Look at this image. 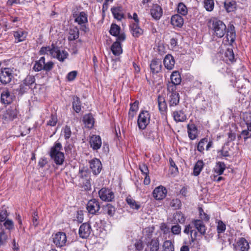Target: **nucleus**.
I'll return each instance as SVG.
<instances>
[{"label":"nucleus","mask_w":251,"mask_h":251,"mask_svg":"<svg viewBox=\"0 0 251 251\" xmlns=\"http://www.w3.org/2000/svg\"><path fill=\"white\" fill-rule=\"evenodd\" d=\"M226 32L227 40L230 41L231 42H233L235 41L236 37L234 26L233 25L230 26Z\"/></svg>","instance_id":"35"},{"label":"nucleus","mask_w":251,"mask_h":251,"mask_svg":"<svg viewBox=\"0 0 251 251\" xmlns=\"http://www.w3.org/2000/svg\"><path fill=\"white\" fill-rule=\"evenodd\" d=\"M224 6L227 12L234 11L236 7V2L233 0H226L224 2Z\"/></svg>","instance_id":"32"},{"label":"nucleus","mask_w":251,"mask_h":251,"mask_svg":"<svg viewBox=\"0 0 251 251\" xmlns=\"http://www.w3.org/2000/svg\"><path fill=\"white\" fill-rule=\"evenodd\" d=\"M121 28L115 24H112L111 25L109 32L111 35L117 37V40L124 41L126 39V35L124 32H120Z\"/></svg>","instance_id":"7"},{"label":"nucleus","mask_w":251,"mask_h":251,"mask_svg":"<svg viewBox=\"0 0 251 251\" xmlns=\"http://www.w3.org/2000/svg\"><path fill=\"white\" fill-rule=\"evenodd\" d=\"M171 23L174 26L181 27L184 23L183 19L180 15L176 14L172 17Z\"/></svg>","instance_id":"24"},{"label":"nucleus","mask_w":251,"mask_h":251,"mask_svg":"<svg viewBox=\"0 0 251 251\" xmlns=\"http://www.w3.org/2000/svg\"><path fill=\"white\" fill-rule=\"evenodd\" d=\"M169 97V102L170 106L176 105L179 101V94H170L168 95Z\"/></svg>","instance_id":"36"},{"label":"nucleus","mask_w":251,"mask_h":251,"mask_svg":"<svg viewBox=\"0 0 251 251\" xmlns=\"http://www.w3.org/2000/svg\"><path fill=\"white\" fill-rule=\"evenodd\" d=\"M188 134L191 140L195 139L198 136V129L197 126L192 124L187 126Z\"/></svg>","instance_id":"21"},{"label":"nucleus","mask_w":251,"mask_h":251,"mask_svg":"<svg viewBox=\"0 0 251 251\" xmlns=\"http://www.w3.org/2000/svg\"><path fill=\"white\" fill-rule=\"evenodd\" d=\"M100 199L103 201H110L114 198V195L110 190L102 188L99 192Z\"/></svg>","instance_id":"8"},{"label":"nucleus","mask_w":251,"mask_h":251,"mask_svg":"<svg viewBox=\"0 0 251 251\" xmlns=\"http://www.w3.org/2000/svg\"><path fill=\"white\" fill-rule=\"evenodd\" d=\"M164 64L166 68L168 70H172L175 65V59L171 54H167L164 59Z\"/></svg>","instance_id":"22"},{"label":"nucleus","mask_w":251,"mask_h":251,"mask_svg":"<svg viewBox=\"0 0 251 251\" xmlns=\"http://www.w3.org/2000/svg\"><path fill=\"white\" fill-rule=\"evenodd\" d=\"M100 204L98 200L93 199L88 201L86 209L89 214L98 215L100 213Z\"/></svg>","instance_id":"2"},{"label":"nucleus","mask_w":251,"mask_h":251,"mask_svg":"<svg viewBox=\"0 0 251 251\" xmlns=\"http://www.w3.org/2000/svg\"><path fill=\"white\" fill-rule=\"evenodd\" d=\"M172 233L174 235H179L181 233V228L178 225L173 226L171 228Z\"/></svg>","instance_id":"57"},{"label":"nucleus","mask_w":251,"mask_h":251,"mask_svg":"<svg viewBox=\"0 0 251 251\" xmlns=\"http://www.w3.org/2000/svg\"><path fill=\"white\" fill-rule=\"evenodd\" d=\"M212 142H208L206 138L201 139L198 143L197 146V150L201 153H203L204 151V146L206 145V150H208L212 146Z\"/></svg>","instance_id":"16"},{"label":"nucleus","mask_w":251,"mask_h":251,"mask_svg":"<svg viewBox=\"0 0 251 251\" xmlns=\"http://www.w3.org/2000/svg\"><path fill=\"white\" fill-rule=\"evenodd\" d=\"M148 111H142L138 116V125L140 129H144L148 125L150 120Z\"/></svg>","instance_id":"5"},{"label":"nucleus","mask_w":251,"mask_h":251,"mask_svg":"<svg viewBox=\"0 0 251 251\" xmlns=\"http://www.w3.org/2000/svg\"><path fill=\"white\" fill-rule=\"evenodd\" d=\"M1 101L5 104H8L12 101V96L8 91H3L1 94Z\"/></svg>","instance_id":"27"},{"label":"nucleus","mask_w":251,"mask_h":251,"mask_svg":"<svg viewBox=\"0 0 251 251\" xmlns=\"http://www.w3.org/2000/svg\"><path fill=\"white\" fill-rule=\"evenodd\" d=\"M199 233L201 235H204L206 232V227L201 220H194L192 221V225Z\"/></svg>","instance_id":"17"},{"label":"nucleus","mask_w":251,"mask_h":251,"mask_svg":"<svg viewBox=\"0 0 251 251\" xmlns=\"http://www.w3.org/2000/svg\"><path fill=\"white\" fill-rule=\"evenodd\" d=\"M68 56L69 54L67 51L63 50H61L57 46H55L51 53V57L56 58L60 62H64Z\"/></svg>","instance_id":"6"},{"label":"nucleus","mask_w":251,"mask_h":251,"mask_svg":"<svg viewBox=\"0 0 251 251\" xmlns=\"http://www.w3.org/2000/svg\"><path fill=\"white\" fill-rule=\"evenodd\" d=\"M217 229L218 233L224 232L226 230V225L222 221H219Z\"/></svg>","instance_id":"58"},{"label":"nucleus","mask_w":251,"mask_h":251,"mask_svg":"<svg viewBox=\"0 0 251 251\" xmlns=\"http://www.w3.org/2000/svg\"><path fill=\"white\" fill-rule=\"evenodd\" d=\"M170 205L172 207H174L175 209H178L181 206V202L180 200L177 199H174L172 201Z\"/></svg>","instance_id":"64"},{"label":"nucleus","mask_w":251,"mask_h":251,"mask_svg":"<svg viewBox=\"0 0 251 251\" xmlns=\"http://www.w3.org/2000/svg\"><path fill=\"white\" fill-rule=\"evenodd\" d=\"M150 68L152 73H158L161 71L162 68L161 61L158 59H153L151 63Z\"/></svg>","instance_id":"18"},{"label":"nucleus","mask_w":251,"mask_h":251,"mask_svg":"<svg viewBox=\"0 0 251 251\" xmlns=\"http://www.w3.org/2000/svg\"><path fill=\"white\" fill-rule=\"evenodd\" d=\"M126 201L128 204L130 206V208L132 209L138 210L141 207L139 202L136 201L134 200L130 197H127Z\"/></svg>","instance_id":"41"},{"label":"nucleus","mask_w":251,"mask_h":251,"mask_svg":"<svg viewBox=\"0 0 251 251\" xmlns=\"http://www.w3.org/2000/svg\"><path fill=\"white\" fill-rule=\"evenodd\" d=\"M226 169V165L223 162H218L214 169L215 173L218 175H221Z\"/></svg>","instance_id":"37"},{"label":"nucleus","mask_w":251,"mask_h":251,"mask_svg":"<svg viewBox=\"0 0 251 251\" xmlns=\"http://www.w3.org/2000/svg\"><path fill=\"white\" fill-rule=\"evenodd\" d=\"M90 147L94 150H98L101 146V140L100 136L93 135L90 138Z\"/></svg>","instance_id":"15"},{"label":"nucleus","mask_w":251,"mask_h":251,"mask_svg":"<svg viewBox=\"0 0 251 251\" xmlns=\"http://www.w3.org/2000/svg\"><path fill=\"white\" fill-rule=\"evenodd\" d=\"M204 163L202 160H198L195 164L193 169V175L198 176L203 169Z\"/></svg>","instance_id":"33"},{"label":"nucleus","mask_w":251,"mask_h":251,"mask_svg":"<svg viewBox=\"0 0 251 251\" xmlns=\"http://www.w3.org/2000/svg\"><path fill=\"white\" fill-rule=\"evenodd\" d=\"M23 82L31 88L32 86L35 83V78L34 75H28L23 80Z\"/></svg>","instance_id":"43"},{"label":"nucleus","mask_w":251,"mask_h":251,"mask_svg":"<svg viewBox=\"0 0 251 251\" xmlns=\"http://www.w3.org/2000/svg\"><path fill=\"white\" fill-rule=\"evenodd\" d=\"M204 7L207 11H211L214 7L213 0H204L203 1Z\"/></svg>","instance_id":"47"},{"label":"nucleus","mask_w":251,"mask_h":251,"mask_svg":"<svg viewBox=\"0 0 251 251\" xmlns=\"http://www.w3.org/2000/svg\"><path fill=\"white\" fill-rule=\"evenodd\" d=\"M225 55L230 61H233L234 59V54L231 49H228L225 52Z\"/></svg>","instance_id":"60"},{"label":"nucleus","mask_w":251,"mask_h":251,"mask_svg":"<svg viewBox=\"0 0 251 251\" xmlns=\"http://www.w3.org/2000/svg\"><path fill=\"white\" fill-rule=\"evenodd\" d=\"M150 13L151 17L156 20L160 19L163 14V10L161 6L158 4L153 5L151 10Z\"/></svg>","instance_id":"13"},{"label":"nucleus","mask_w":251,"mask_h":251,"mask_svg":"<svg viewBox=\"0 0 251 251\" xmlns=\"http://www.w3.org/2000/svg\"><path fill=\"white\" fill-rule=\"evenodd\" d=\"M17 116V111H5L3 118L7 120H13Z\"/></svg>","instance_id":"45"},{"label":"nucleus","mask_w":251,"mask_h":251,"mask_svg":"<svg viewBox=\"0 0 251 251\" xmlns=\"http://www.w3.org/2000/svg\"><path fill=\"white\" fill-rule=\"evenodd\" d=\"M53 242L57 247L61 248L66 245V235L64 232H58L53 235Z\"/></svg>","instance_id":"4"},{"label":"nucleus","mask_w":251,"mask_h":251,"mask_svg":"<svg viewBox=\"0 0 251 251\" xmlns=\"http://www.w3.org/2000/svg\"><path fill=\"white\" fill-rule=\"evenodd\" d=\"M111 11L115 19L120 21L124 18V13L122 6L112 7Z\"/></svg>","instance_id":"20"},{"label":"nucleus","mask_w":251,"mask_h":251,"mask_svg":"<svg viewBox=\"0 0 251 251\" xmlns=\"http://www.w3.org/2000/svg\"><path fill=\"white\" fill-rule=\"evenodd\" d=\"M73 108L74 110H81L80 101L79 98L76 96L73 98Z\"/></svg>","instance_id":"50"},{"label":"nucleus","mask_w":251,"mask_h":251,"mask_svg":"<svg viewBox=\"0 0 251 251\" xmlns=\"http://www.w3.org/2000/svg\"><path fill=\"white\" fill-rule=\"evenodd\" d=\"M139 169L142 173L145 175L149 174V170L148 166L144 163L139 165Z\"/></svg>","instance_id":"61"},{"label":"nucleus","mask_w":251,"mask_h":251,"mask_svg":"<svg viewBox=\"0 0 251 251\" xmlns=\"http://www.w3.org/2000/svg\"><path fill=\"white\" fill-rule=\"evenodd\" d=\"M237 245L241 251H248L250 248L249 243L244 238H240Z\"/></svg>","instance_id":"26"},{"label":"nucleus","mask_w":251,"mask_h":251,"mask_svg":"<svg viewBox=\"0 0 251 251\" xmlns=\"http://www.w3.org/2000/svg\"><path fill=\"white\" fill-rule=\"evenodd\" d=\"M104 213L112 217L114 215L115 212V207L111 204H107L103 207Z\"/></svg>","instance_id":"42"},{"label":"nucleus","mask_w":251,"mask_h":251,"mask_svg":"<svg viewBox=\"0 0 251 251\" xmlns=\"http://www.w3.org/2000/svg\"><path fill=\"white\" fill-rule=\"evenodd\" d=\"M13 34L15 39V43H19L25 40L27 32L22 29H19L13 31Z\"/></svg>","instance_id":"14"},{"label":"nucleus","mask_w":251,"mask_h":251,"mask_svg":"<svg viewBox=\"0 0 251 251\" xmlns=\"http://www.w3.org/2000/svg\"><path fill=\"white\" fill-rule=\"evenodd\" d=\"M8 239L6 232L3 230L0 232V246L4 244Z\"/></svg>","instance_id":"55"},{"label":"nucleus","mask_w":251,"mask_h":251,"mask_svg":"<svg viewBox=\"0 0 251 251\" xmlns=\"http://www.w3.org/2000/svg\"><path fill=\"white\" fill-rule=\"evenodd\" d=\"M12 70L8 68L1 70L0 73V82L3 84H6L11 82L13 78Z\"/></svg>","instance_id":"3"},{"label":"nucleus","mask_w":251,"mask_h":251,"mask_svg":"<svg viewBox=\"0 0 251 251\" xmlns=\"http://www.w3.org/2000/svg\"><path fill=\"white\" fill-rule=\"evenodd\" d=\"M91 227L89 224L85 223L82 224L79 229V234L81 238H86L90 234Z\"/></svg>","instance_id":"10"},{"label":"nucleus","mask_w":251,"mask_h":251,"mask_svg":"<svg viewBox=\"0 0 251 251\" xmlns=\"http://www.w3.org/2000/svg\"><path fill=\"white\" fill-rule=\"evenodd\" d=\"M90 168L92 172L95 175H97L100 173L102 169V164L100 160L97 158H95L89 162Z\"/></svg>","instance_id":"9"},{"label":"nucleus","mask_w":251,"mask_h":251,"mask_svg":"<svg viewBox=\"0 0 251 251\" xmlns=\"http://www.w3.org/2000/svg\"><path fill=\"white\" fill-rule=\"evenodd\" d=\"M120 42L121 41L117 40L111 46V50L115 55H119L122 53L123 50Z\"/></svg>","instance_id":"25"},{"label":"nucleus","mask_w":251,"mask_h":251,"mask_svg":"<svg viewBox=\"0 0 251 251\" xmlns=\"http://www.w3.org/2000/svg\"><path fill=\"white\" fill-rule=\"evenodd\" d=\"M57 165H62L64 161V155L63 153H57V154L50 156Z\"/></svg>","instance_id":"38"},{"label":"nucleus","mask_w":251,"mask_h":251,"mask_svg":"<svg viewBox=\"0 0 251 251\" xmlns=\"http://www.w3.org/2000/svg\"><path fill=\"white\" fill-rule=\"evenodd\" d=\"M55 47V46L53 44H52L51 46L42 47L39 50V54L40 55L49 54L51 56V53Z\"/></svg>","instance_id":"34"},{"label":"nucleus","mask_w":251,"mask_h":251,"mask_svg":"<svg viewBox=\"0 0 251 251\" xmlns=\"http://www.w3.org/2000/svg\"><path fill=\"white\" fill-rule=\"evenodd\" d=\"M153 196L157 200L163 199L166 196L167 190L162 186H158L154 189L153 191Z\"/></svg>","instance_id":"12"},{"label":"nucleus","mask_w":251,"mask_h":251,"mask_svg":"<svg viewBox=\"0 0 251 251\" xmlns=\"http://www.w3.org/2000/svg\"><path fill=\"white\" fill-rule=\"evenodd\" d=\"M150 251H157L159 248V240L158 238L152 239L148 245Z\"/></svg>","instance_id":"39"},{"label":"nucleus","mask_w":251,"mask_h":251,"mask_svg":"<svg viewBox=\"0 0 251 251\" xmlns=\"http://www.w3.org/2000/svg\"><path fill=\"white\" fill-rule=\"evenodd\" d=\"M57 122V115L56 113L52 114L50 119L48 122V125L50 126H54Z\"/></svg>","instance_id":"56"},{"label":"nucleus","mask_w":251,"mask_h":251,"mask_svg":"<svg viewBox=\"0 0 251 251\" xmlns=\"http://www.w3.org/2000/svg\"><path fill=\"white\" fill-rule=\"evenodd\" d=\"M62 149V145L60 143H56L54 146L51 148L50 155L52 156L53 155H55L57 153H63L61 151V150Z\"/></svg>","instance_id":"44"},{"label":"nucleus","mask_w":251,"mask_h":251,"mask_svg":"<svg viewBox=\"0 0 251 251\" xmlns=\"http://www.w3.org/2000/svg\"><path fill=\"white\" fill-rule=\"evenodd\" d=\"M159 110H166L167 105L164 98L159 96L158 98Z\"/></svg>","instance_id":"53"},{"label":"nucleus","mask_w":251,"mask_h":251,"mask_svg":"<svg viewBox=\"0 0 251 251\" xmlns=\"http://www.w3.org/2000/svg\"><path fill=\"white\" fill-rule=\"evenodd\" d=\"M83 122L88 128H92L94 125V119L91 114L84 115Z\"/></svg>","instance_id":"29"},{"label":"nucleus","mask_w":251,"mask_h":251,"mask_svg":"<svg viewBox=\"0 0 251 251\" xmlns=\"http://www.w3.org/2000/svg\"><path fill=\"white\" fill-rule=\"evenodd\" d=\"M171 82L176 85H179L181 81V78L179 73L178 71H174L171 75Z\"/></svg>","instance_id":"30"},{"label":"nucleus","mask_w":251,"mask_h":251,"mask_svg":"<svg viewBox=\"0 0 251 251\" xmlns=\"http://www.w3.org/2000/svg\"><path fill=\"white\" fill-rule=\"evenodd\" d=\"M209 28L212 31L213 35L218 38L223 37L227 32V28L224 23L217 19H213L208 22Z\"/></svg>","instance_id":"1"},{"label":"nucleus","mask_w":251,"mask_h":251,"mask_svg":"<svg viewBox=\"0 0 251 251\" xmlns=\"http://www.w3.org/2000/svg\"><path fill=\"white\" fill-rule=\"evenodd\" d=\"M54 66V63L52 61H49L47 63L44 61V66L43 70L49 72L52 69Z\"/></svg>","instance_id":"59"},{"label":"nucleus","mask_w":251,"mask_h":251,"mask_svg":"<svg viewBox=\"0 0 251 251\" xmlns=\"http://www.w3.org/2000/svg\"><path fill=\"white\" fill-rule=\"evenodd\" d=\"M79 31L77 28L70 29L68 39L69 41H74L79 37Z\"/></svg>","instance_id":"40"},{"label":"nucleus","mask_w":251,"mask_h":251,"mask_svg":"<svg viewBox=\"0 0 251 251\" xmlns=\"http://www.w3.org/2000/svg\"><path fill=\"white\" fill-rule=\"evenodd\" d=\"M74 17L75 18V22L78 23L79 25L84 24L88 22L87 15L84 12H80L74 14Z\"/></svg>","instance_id":"19"},{"label":"nucleus","mask_w":251,"mask_h":251,"mask_svg":"<svg viewBox=\"0 0 251 251\" xmlns=\"http://www.w3.org/2000/svg\"><path fill=\"white\" fill-rule=\"evenodd\" d=\"M45 61V57H41L39 60L35 61L33 69L36 72L43 70Z\"/></svg>","instance_id":"31"},{"label":"nucleus","mask_w":251,"mask_h":251,"mask_svg":"<svg viewBox=\"0 0 251 251\" xmlns=\"http://www.w3.org/2000/svg\"><path fill=\"white\" fill-rule=\"evenodd\" d=\"M139 24L132 23L130 25V27L131 29V32L134 37H139L143 33V30L139 26Z\"/></svg>","instance_id":"23"},{"label":"nucleus","mask_w":251,"mask_h":251,"mask_svg":"<svg viewBox=\"0 0 251 251\" xmlns=\"http://www.w3.org/2000/svg\"><path fill=\"white\" fill-rule=\"evenodd\" d=\"M177 85H176L175 84H173L169 82H168L167 84V91L168 92V95H169L170 94H174V93L178 94L176 91Z\"/></svg>","instance_id":"49"},{"label":"nucleus","mask_w":251,"mask_h":251,"mask_svg":"<svg viewBox=\"0 0 251 251\" xmlns=\"http://www.w3.org/2000/svg\"><path fill=\"white\" fill-rule=\"evenodd\" d=\"M3 226L6 229L9 230H12L14 227V222L12 220L9 219L4 221Z\"/></svg>","instance_id":"54"},{"label":"nucleus","mask_w":251,"mask_h":251,"mask_svg":"<svg viewBox=\"0 0 251 251\" xmlns=\"http://www.w3.org/2000/svg\"><path fill=\"white\" fill-rule=\"evenodd\" d=\"M177 12L182 15H186L188 13V10L186 5L182 2H180L177 5Z\"/></svg>","instance_id":"48"},{"label":"nucleus","mask_w":251,"mask_h":251,"mask_svg":"<svg viewBox=\"0 0 251 251\" xmlns=\"http://www.w3.org/2000/svg\"><path fill=\"white\" fill-rule=\"evenodd\" d=\"M163 248L164 251H174V246L172 242L169 240L164 242Z\"/></svg>","instance_id":"51"},{"label":"nucleus","mask_w":251,"mask_h":251,"mask_svg":"<svg viewBox=\"0 0 251 251\" xmlns=\"http://www.w3.org/2000/svg\"><path fill=\"white\" fill-rule=\"evenodd\" d=\"M173 116L176 122H183L187 118L186 114L183 111H175Z\"/></svg>","instance_id":"28"},{"label":"nucleus","mask_w":251,"mask_h":251,"mask_svg":"<svg viewBox=\"0 0 251 251\" xmlns=\"http://www.w3.org/2000/svg\"><path fill=\"white\" fill-rule=\"evenodd\" d=\"M8 213L6 209L2 210L0 212V222H4L6 220Z\"/></svg>","instance_id":"62"},{"label":"nucleus","mask_w":251,"mask_h":251,"mask_svg":"<svg viewBox=\"0 0 251 251\" xmlns=\"http://www.w3.org/2000/svg\"><path fill=\"white\" fill-rule=\"evenodd\" d=\"M184 233L187 234H190V244L194 243L197 239L198 235V232L196 230L194 229L193 225L189 224L185 226V228L183 231Z\"/></svg>","instance_id":"11"},{"label":"nucleus","mask_w":251,"mask_h":251,"mask_svg":"<svg viewBox=\"0 0 251 251\" xmlns=\"http://www.w3.org/2000/svg\"><path fill=\"white\" fill-rule=\"evenodd\" d=\"M30 88L27 86L23 81L22 84L19 86L17 91L19 92L21 95H23Z\"/></svg>","instance_id":"52"},{"label":"nucleus","mask_w":251,"mask_h":251,"mask_svg":"<svg viewBox=\"0 0 251 251\" xmlns=\"http://www.w3.org/2000/svg\"><path fill=\"white\" fill-rule=\"evenodd\" d=\"M174 219L176 222L180 224H183L185 221V218L182 212L179 211L176 212L174 216Z\"/></svg>","instance_id":"46"},{"label":"nucleus","mask_w":251,"mask_h":251,"mask_svg":"<svg viewBox=\"0 0 251 251\" xmlns=\"http://www.w3.org/2000/svg\"><path fill=\"white\" fill-rule=\"evenodd\" d=\"M77 75V72L76 71H73L69 73L67 75V78L68 81H71L74 80Z\"/></svg>","instance_id":"63"}]
</instances>
